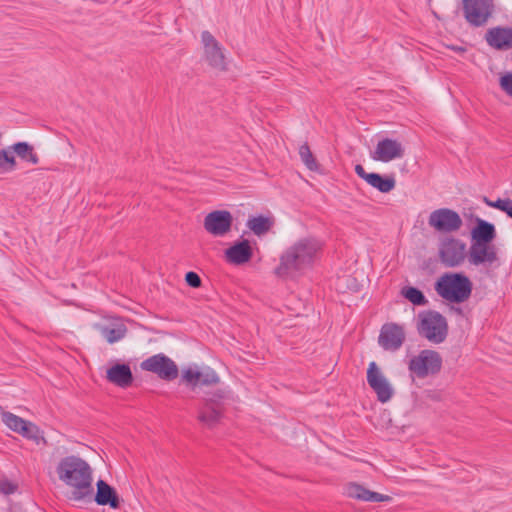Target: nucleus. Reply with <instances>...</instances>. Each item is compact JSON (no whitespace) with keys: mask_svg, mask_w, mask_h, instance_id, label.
Segmentation results:
<instances>
[{"mask_svg":"<svg viewBox=\"0 0 512 512\" xmlns=\"http://www.w3.org/2000/svg\"><path fill=\"white\" fill-rule=\"evenodd\" d=\"M58 478L70 488L68 499L90 503L93 499V475L90 465L80 457L67 456L58 463Z\"/></svg>","mask_w":512,"mask_h":512,"instance_id":"f257e3e1","label":"nucleus"},{"mask_svg":"<svg viewBox=\"0 0 512 512\" xmlns=\"http://www.w3.org/2000/svg\"><path fill=\"white\" fill-rule=\"evenodd\" d=\"M320 252L321 243L317 239L312 237L299 239L283 252L275 273L284 277L310 268Z\"/></svg>","mask_w":512,"mask_h":512,"instance_id":"f03ea898","label":"nucleus"},{"mask_svg":"<svg viewBox=\"0 0 512 512\" xmlns=\"http://www.w3.org/2000/svg\"><path fill=\"white\" fill-rule=\"evenodd\" d=\"M496 238L495 226L483 219L477 218L476 225L471 230V245L467 256L474 266H492L499 261L498 249L493 244Z\"/></svg>","mask_w":512,"mask_h":512,"instance_id":"7ed1b4c3","label":"nucleus"},{"mask_svg":"<svg viewBox=\"0 0 512 512\" xmlns=\"http://www.w3.org/2000/svg\"><path fill=\"white\" fill-rule=\"evenodd\" d=\"M434 289L442 299L459 304L470 298L472 282L462 273L447 272L437 279Z\"/></svg>","mask_w":512,"mask_h":512,"instance_id":"20e7f679","label":"nucleus"},{"mask_svg":"<svg viewBox=\"0 0 512 512\" xmlns=\"http://www.w3.org/2000/svg\"><path fill=\"white\" fill-rule=\"evenodd\" d=\"M417 330L420 336L429 342L442 343L448 332L447 321L436 311H423L418 315Z\"/></svg>","mask_w":512,"mask_h":512,"instance_id":"39448f33","label":"nucleus"},{"mask_svg":"<svg viewBox=\"0 0 512 512\" xmlns=\"http://www.w3.org/2000/svg\"><path fill=\"white\" fill-rule=\"evenodd\" d=\"M228 394L224 390H218L203 400L199 409L198 420L208 428H214L220 424L224 417Z\"/></svg>","mask_w":512,"mask_h":512,"instance_id":"423d86ee","label":"nucleus"},{"mask_svg":"<svg viewBox=\"0 0 512 512\" xmlns=\"http://www.w3.org/2000/svg\"><path fill=\"white\" fill-rule=\"evenodd\" d=\"M442 366L440 354L434 350H422L413 356L409 363V371L418 378H425L428 375L436 374Z\"/></svg>","mask_w":512,"mask_h":512,"instance_id":"0eeeda50","label":"nucleus"},{"mask_svg":"<svg viewBox=\"0 0 512 512\" xmlns=\"http://www.w3.org/2000/svg\"><path fill=\"white\" fill-rule=\"evenodd\" d=\"M464 17L475 27L485 25L494 12V0H462Z\"/></svg>","mask_w":512,"mask_h":512,"instance_id":"6e6552de","label":"nucleus"},{"mask_svg":"<svg viewBox=\"0 0 512 512\" xmlns=\"http://www.w3.org/2000/svg\"><path fill=\"white\" fill-rule=\"evenodd\" d=\"M428 224L439 233H453L461 228L463 221L456 211L440 208L430 213Z\"/></svg>","mask_w":512,"mask_h":512,"instance_id":"1a4fd4ad","label":"nucleus"},{"mask_svg":"<svg viewBox=\"0 0 512 512\" xmlns=\"http://www.w3.org/2000/svg\"><path fill=\"white\" fill-rule=\"evenodd\" d=\"M140 367L144 371L157 374L161 379L174 380L178 376V367L175 362L164 354L153 355L144 360Z\"/></svg>","mask_w":512,"mask_h":512,"instance_id":"9d476101","label":"nucleus"},{"mask_svg":"<svg viewBox=\"0 0 512 512\" xmlns=\"http://www.w3.org/2000/svg\"><path fill=\"white\" fill-rule=\"evenodd\" d=\"M201 41L204 49V60L214 69H226L225 56L220 43L209 31H203Z\"/></svg>","mask_w":512,"mask_h":512,"instance_id":"9b49d317","label":"nucleus"},{"mask_svg":"<svg viewBox=\"0 0 512 512\" xmlns=\"http://www.w3.org/2000/svg\"><path fill=\"white\" fill-rule=\"evenodd\" d=\"M233 217L227 210H215L208 213L203 221L204 229L214 237H223L230 232Z\"/></svg>","mask_w":512,"mask_h":512,"instance_id":"f8f14e48","label":"nucleus"},{"mask_svg":"<svg viewBox=\"0 0 512 512\" xmlns=\"http://www.w3.org/2000/svg\"><path fill=\"white\" fill-rule=\"evenodd\" d=\"M367 382L380 402L386 403L392 398L394 389L375 362H371L368 366Z\"/></svg>","mask_w":512,"mask_h":512,"instance_id":"ddd939ff","label":"nucleus"},{"mask_svg":"<svg viewBox=\"0 0 512 512\" xmlns=\"http://www.w3.org/2000/svg\"><path fill=\"white\" fill-rule=\"evenodd\" d=\"M466 244L459 239L444 240L439 249V257L446 267L460 265L466 257Z\"/></svg>","mask_w":512,"mask_h":512,"instance_id":"4468645a","label":"nucleus"},{"mask_svg":"<svg viewBox=\"0 0 512 512\" xmlns=\"http://www.w3.org/2000/svg\"><path fill=\"white\" fill-rule=\"evenodd\" d=\"M405 154V148L401 142L396 139L385 138L380 140L375 150L371 153V158L375 161L390 162L400 159Z\"/></svg>","mask_w":512,"mask_h":512,"instance_id":"2eb2a0df","label":"nucleus"},{"mask_svg":"<svg viewBox=\"0 0 512 512\" xmlns=\"http://www.w3.org/2000/svg\"><path fill=\"white\" fill-rule=\"evenodd\" d=\"M405 341L404 327L396 323H386L382 326L378 342L384 350L396 351Z\"/></svg>","mask_w":512,"mask_h":512,"instance_id":"dca6fc26","label":"nucleus"},{"mask_svg":"<svg viewBox=\"0 0 512 512\" xmlns=\"http://www.w3.org/2000/svg\"><path fill=\"white\" fill-rule=\"evenodd\" d=\"M345 493L349 498L364 502H390L392 497L389 495L374 492L363 485L350 482L345 487Z\"/></svg>","mask_w":512,"mask_h":512,"instance_id":"f3484780","label":"nucleus"},{"mask_svg":"<svg viewBox=\"0 0 512 512\" xmlns=\"http://www.w3.org/2000/svg\"><path fill=\"white\" fill-rule=\"evenodd\" d=\"M182 378L186 383L193 386L198 384L213 385L217 384L220 380L217 373L210 367L201 370L191 367L187 368L183 371Z\"/></svg>","mask_w":512,"mask_h":512,"instance_id":"a211bd4d","label":"nucleus"},{"mask_svg":"<svg viewBox=\"0 0 512 512\" xmlns=\"http://www.w3.org/2000/svg\"><path fill=\"white\" fill-rule=\"evenodd\" d=\"M97 491L93 499L98 505L110 506L112 509H118L120 507V499L116 490L107 484L104 480L97 481Z\"/></svg>","mask_w":512,"mask_h":512,"instance_id":"6ab92c4d","label":"nucleus"},{"mask_svg":"<svg viewBox=\"0 0 512 512\" xmlns=\"http://www.w3.org/2000/svg\"><path fill=\"white\" fill-rule=\"evenodd\" d=\"M229 263L240 265L248 262L252 257V248L248 240L235 243L225 251Z\"/></svg>","mask_w":512,"mask_h":512,"instance_id":"aec40b11","label":"nucleus"},{"mask_svg":"<svg viewBox=\"0 0 512 512\" xmlns=\"http://www.w3.org/2000/svg\"><path fill=\"white\" fill-rule=\"evenodd\" d=\"M106 377L109 382L122 388L130 386L133 381L131 369L126 364L113 365L107 370Z\"/></svg>","mask_w":512,"mask_h":512,"instance_id":"412c9836","label":"nucleus"},{"mask_svg":"<svg viewBox=\"0 0 512 512\" xmlns=\"http://www.w3.org/2000/svg\"><path fill=\"white\" fill-rule=\"evenodd\" d=\"M94 328L106 339L109 344L116 343L123 339L126 335V326L119 322L114 321L109 324H95Z\"/></svg>","mask_w":512,"mask_h":512,"instance_id":"4be33fe9","label":"nucleus"},{"mask_svg":"<svg viewBox=\"0 0 512 512\" xmlns=\"http://www.w3.org/2000/svg\"><path fill=\"white\" fill-rule=\"evenodd\" d=\"M486 41L496 49H509L512 47V29H490L486 34Z\"/></svg>","mask_w":512,"mask_h":512,"instance_id":"5701e85b","label":"nucleus"},{"mask_svg":"<svg viewBox=\"0 0 512 512\" xmlns=\"http://www.w3.org/2000/svg\"><path fill=\"white\" fill-rule=\"evenodd\" d=\"M13 154H16L20 159L29 162L33 165L39 163V156L34 150V147L28 142H17L10 146Z\"/></svg>","mask_w":512,"mask_h":512,"instance_id":"b1692460","label":"nucleus"},{"mask_svg":"<svg viewBox=\"0 0 512 512\" xmlns=\"http://www.w3.org/2000/svg\"><path fill=\"white\" fill-rule=\"evenodd\" d=\"M368 177L367 183L382 193H389L396 186V181L393 176L383 177L378 173H370Z\"/></svg>","mask_w":512,"mask_h":512,"instance_id":"393cba45","label":"nucleus"},{"mask_svg":"<svg viewBox=\"0 0 512 512\" xmlns=\"http://www.w3.org/2000/svg\"><path fill=\"white\" fill-rule=\"evenodd\" d=\"M273 226V219L265 216L249 218L247 227L257 236L264 235Z\"/></svg>","mask_w":512,"mask_h":512,"instance_id":"a878e982","label":"nucleus"},{"mask_svg":"<svg viewBox=\"0 0 512 512\" xmlns=\"http://www.w3.org/2000/svg\"><path fill=\"white\" fill-rule=\"evenodd\" d=\"M19 434L27 439L32 440L37 445H47V440L44 437L43 432L36 424L30 421L25 422Z\"/></svg>","mask_w":512,"mask_h":512,"instance_id":"bb28decb","label":"nucleus"},{"mask_svg":"<svg viewBox=\"0 0 512 512\" xmlns=\"http://www.w3.org/2000/svg\"><path fill=\"white\" fill-rule=\"evenodd\" d=\"M17 167L16 157L10 146L0 149V174L14 171Z\"/></svg>","mask_w":512,"mask_h":512,"instance_id":"cd10ccee","label":"nucleus"},{"mask_svg":"<svg viewBox=\"0 0 512 512\" xmlns=\"http://www.w3.org/2000/svg\"><path fill=\"white\" fill-rule=\"evenodd\" d=\"M299 156L303 164L307 167V169H309L310 171L319 170V164L307 143H304L299 147Z\"/></svg>","mask_w":512,"mask_h":512,"instance_id":"c85d7f7f","label":"nucleus"},{"mask_svg":"<svg viewBox=\"0 0 512 512\" xmlns=\"http://www.w3.org/2000/svg\"><path fill=\"white\" fill-rule=\"evenodd\" d=\"M401 294L414 305L424 306L428 302L424 294L415 287H404Z\"/></svg>","mask_w":512,"mask_h":512,"instance_id":"c756f323","label":"nucleus"},{"mask_svg":"<svg viewBox=\"0 0 512 512\" xmlns=\"http://www.w3.org/2000/svg\"><path fill=\"white\" fill-rule=\"evenodd\" d=\"M1 418L4 424L16 433H20L26 422V420L11 412H3Z\"/></svg>","mask_w":512,"mask_h":512,"instance_id":"7c9ffc66","label":"nucleus"},{"mask_svg":"<svg viewBox=\"0 0 512 512\" xmlns=\"http://www.w3.org/2000/svg\"><path fill=\"white\" fill-rule=\"evenodd\" d=\"M500 88L510 97H512V72L502 75L499 79Z\"/></svg>","mask_w":512,"mask_h":512,"instance_id":"2f4dec72","label":"nucleus"},{"mask_svg":"<svg viewBox=\"0 0 512 512\" xmlns=\"http://www.w3.org/2000/svg\"><path fill=\"white\" fill-rule=\"evenodd\" d=\"M185 281L189 286H191L193 288H198L201 286V279H200L199 275L192 271L188 272L185 275Z\"/></svg>","mask_w":512,"mask_h":512,"instance_id":"473e14b6","label":"nucleus"},{"mask_svg":"<svg viewBox=\"0 0 512 512\" xmlns=\"http://www.w3.org/2000/svg\"><path fill=\"white\" fill-rule=\"evenodd\" d=\"M0 491L5 495H10L16 491V485L8 480L0 481Z\"/></svg>","mask_w":512,"mask_h":512,"instance_id":"72a5a7b5","label":"nucleus"},{"mask_svg":"<svg viewBox=\"0 0 512 512\" xmlns=\"http://www.w3.org/2000/svg\"><path fill=\"white\" fill-rule=\"evenodd\" d=\"M506 202V199H497L496 201H488L486 200V203L488 206L492 207V208H496L500 211L503 210L504 208V204Z\"/></svg>","mask_w":512,"mask_h":512,"instance_id":"f704fd0d","label":"nucleus"},{"mask_svg":"<svg viewBox=\"0 0 512 512\" xmlns=\"http://www.w3.org/2000/svg\"><path fill=\"white\" fill-rule=\"evenodd\" d=\"M355 172H356V174H357L360 178H362V179H363V180H365L366 182H367V179H369V177H368V176H370V173H367V172L365 171V169L363 168V166H362V165H360V164L356 165V166H355Z\"/></svg>","mask_w":512,"mask_h":512,"instance_id":"c9c22d12","label":"nucleus"},{"mask_svg":"<svg viewBox=\"0 0 512 512\" xmlns=\"http://www.w3.org/2000/svg\"><path fill=\"white\" fill-rule=\"evenodd\" d=\"M502 212H505L509 217L512 218V200L509 198H506V202L504 204V208Z\"/></svg>","mask_w":512,"mask_h":512,"instance_id":"e433bc0d","label":"nucleus"},{"mask_svg":"<svg viewBox=\"0 0 512 512\" xmlns=\"http://www.w3.org/2000/svg\"><path fill=\"white\" fill-rule=\"evenodd\" d=\"M2 139V133L0 132V140Z\"/></svg>","mask_w":512,"mask_h":512,"instance_id":"4c0bfd02","label":"nucleus"}]
</instances>
